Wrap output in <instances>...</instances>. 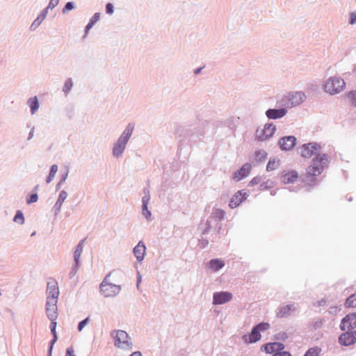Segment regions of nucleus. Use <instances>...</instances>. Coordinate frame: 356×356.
I'll list each match as a JSON object with an SVG mask.
<instances>
[{
	"mask_svg": "<svg viewBox=\"0 0 356 356\" xmlns=\"http://www.w3.org/2000/svg\"><path fill=\"white\" fill-rule=\"evenodd\" d=\"M326 161L327 157L325 154L316 156L307 169V176L315 177L320 175L323 170Z\"/></svg>",
	"mask_w": 356,
	"mask_h": 356,
	"instance_id": "20e7f679",
	"label": "nucleus"
},
{
	"mask_svg": "<svg viewBox=\"0 0 356 356\" xmlns=\"http://www.w3.org/2000/svg\"><path fill=\"white\" fill-rule=\"evenodd\" d=\"M296 309L293 305H288L286 306H283L280 307L277 312V316L278 318H284L288 316L291 311H294Z\"/></svg>",
	"mask_w": 356,
	"mask_h": 356,
	"instance_id": "412c9836",
	"label": "nucleus"
},
{
	"mask_svg": "<svg viewBox=\"0 0 356 356\" xmlns=\"http://www.w3.org/2000/svg\"><path fill=\"white\" fill-rule=\"evenodd\" d=\"M37 200H38V195L36 193L31 194L26 198V202L29 204L35 202H37Z\"/></svg>",
	"mask_w": 356,
	"mask_h": 356,
	"instance_id": "c9c22d12",
	"label": "nucleus"
},
{
	"mask_svg": "<svg viewBox=\"0 0 356 356\" xmlns=\"http://www.w3.org/2000/svg\"><path fill=\"white\" fill-rule=\"evenodd\" d=\"M89 318H86L79 323L78 330L79 332L82 330V329L86 326V325L88 323Z\"/></svg>",
	"mask_w": 356,
	"mask_h": 356,
	"instance_id": "4c0bfd02",
	"label": "nucleus"
},
{
	"mask_svg": "<svg viewBox=\"0 0 356 356\" xmlns=\"http://www.w3.org/2000/svg\"><path fill=\"white\" fill-rule=\"evenodd\" d=\"M248 196V194L245 191H238L236 193L229 201V207L232 209L236 208L243 202H244Z\"/></svg>",
	"mask_w": 356,
	"mask_h": 356,
	"instance_id": "f8f14e48",
	"label": "nucleus"
},
{
	"mask_svg": "<svg viewBox=\"0 0 356 356\" xmlns=\"http://www.w3.org/2000/svg\"><path fill=\"white\" fill-rule=\"evenodd\" d=\"M279 165H280V160H278V159L277 160H276V159L270 160L267 164L266 170L267 171L274 170L276 168H277Z\"/></svg>",
	"mask_w": 356,
	"mask_h": 356,
	"instance_id": "bb28decb",
	"label": "nucleus"
},
{
	"mask_svg": "<svg viewBox=\"0 0 356 356\" xmlns=\"http://www.w3.org/2000/svg\"><path fill=\"white\" fill-rule=\"evenodd\" d=\"M84 241H85V240H81L79 242V243L78 244V245L76 246V248L74 252V259L76 266H78V264H79V257L83 252V246Z\"/></svg>",
	"mask_w": 356,
	"mask_h": 356,
	"instance_id": "5701e85b",
	"label": "nucleus"
},
{
	"mask_svg": "<svg viewBox=\"0 0 356 356\" xmlns=\"http://www.w3.org/2000/svg\"><path fill=\"white\" fill-rule=\"evenodd\" d=\"M286 113L284 108L281 109H269L266 111V114L268 118L277 119L283 117Z\"/></svg>",
	"mask_w": 356,
	"mask_h": 356,
	"instance_id": "6ab92c4d",
	"label": "nucleus"
},
{
	"mask_svg": "<svg viewBox=\"0 0 356 356\" xmlns=\"http://www.w3.org/2000/svg\"><path fill=\"white\" fill-rule=\"evenodd\" d=\"M56 323L51 322V325H50V329L54 335V339L52 340V343H54L57 339V336H56Z\"/></svg>",
	"mask_w": 356,
	"mask_h": 356,
	"instance_id": "f704fd0d",
	"label": "nucleus"
},
{
	"mask_svg": "<svg viewBox=\"0 0 356 356\" xmlns=\"http://www.w3.org/2000/svg\"><path fill=\"white\" fill-rule=\"evenodd\" d=\"M200 71H201V68H198V69H197V70H195V74H198V73H200Z\"/></svg>",
	"mask_w": 356,
	"mask_h": 356,
	"instance_id": "09e8293b",
	"label": "nucleus"
},
{
	"mask_svg": "<svg viewBox=\"0 0 356 356\" xmlns=\"http://www.w3.org/2000/svg\"><path fill=\"white\" fill-rule=\"evenodd\" d=\"M73 8V5L71 2H67L63 10V13L71 10Z\"/></svg>",
	"mask_w": 356,
	"mask_h": 356,
	"instance_id": "37998d69",
	"label": "nucleus"
},
{
	"mask_svg": "<svg viewBox=\"0 0 356 356\" xmlns=\"http://www.w3.org/2000/svg\"><path fill=\"white\" fill-rule=\"evenodd\" d=\"M67 193L65 191H61L59 195V200H62L63 201L67 197Z\"/></svg>",
	"mask_w": 356,
	"mask_h": 356,
	"instance_id": "49530a36",
	"label": "nucleus"
},
{
	"mask_svg": "<svg viewBox=\"0 0 356 356\" xmlns=\"http://www.w3.org/2000/svg\"><path fill=\"white\" fill-rule=\"evenodd\" d=\"M356 327V313H350L346 315L340 324L341 330H351Z\"/></svg>",
	"mask_w": 356,
	"mask_h": 356,
	"instance_id": "6e6552de",
	"label": "nucleus"
},
{
	"mask_svg": "<svg viewBox=\"0 0 356 356\" xmlns=\"http://www.w3.org/2000/svg\"><path fill=\"white\" fill-rule=\"evenodd\" d=\"M143 215L146 218H149L151 215V213L147 209V203L144 200H143Z\"/></svg>",
	"mask_w": 356,
	"mask_h": 356,
	"instance_id": "e433bc0d",
	"label": "nucleus"
},
{
	"mask_svg": "<svg viewBox=\"0 0 356 356\" xmlns=\"http://www.w3.org/2000/svg\"><path fill=\"white\" fill-rule=\"evenodd\" d=\"M243 339L245 342L255 343L261 339V334L258 330L254 327L249 335H245Z\"/></svg>",
	"mask_w": 356,
	"mask_h": 356,
	"instance_id": "aec40b11",
	"label": "nucleus"
},
{
	"mask_svg": "<svg viewBox=\"0 0 356 356\" xmlns=\"http://www.w3.org/2000/svg\"><path fill=\"white\" fill-rule=\"evenodd\" d=\"M276 127L273 124H266L263 128H258L256 138L258 140L264 141L272 137L275 134Z\"/></svg>",
	"mask_w": 356,
	"mask_h": 356,
	"instance_id": "0eeeda50",
	"label": "nucleus"
},
{
	"mask_svg": "<svg viewBox=\"0 0 356 356\" xmlns=\"http://www.w3.org/2000/svg\"><path fill=\"white\" fill-rule=\"evenodd\" d=\"M261 182L260 177H254L249 183L250 186L257 185Z\"/></svg>",
	"mask_w": 356,
	"mask_h": 356,
	"instance_id": "a19ab883",
	"label": "nucleus"
},
{
	"mask_svg": "<svg viewBox=\"0 0 356 356\" xmlns=\"http://www.w3.org/2000/svg\"><path fill=\"white\" fill-rule=\"evenodd\" d=\"M284 348V344L279 342L269 343L264 346L265 351L269 354H272L274 353H275L280 350H283Z\"/></svg>",
	"mask_w": 356,
	"mask_h": 356,
	"instance_id": "f3484780",
	"label": "nucleus"
},
{
	"mask_svg": "<svg viewBox=\"0 0 356 356\" xmlns=\"http://www.w3.org/2000/svg\"><path fill=\"white\" fill-rule=\"evenodd\" d=\"M66 356H75L74 354V349L72 347L68 348L67 349Z\"/></svg>",
	"mask_w": 356,
	"mask_h": 356,
	"instance_id": "a18cd8bd",
	"label": "nucleus"
},
{
	"mask_svg": "<svg viewBox=\"0 0 356 356\" xmlns=\"http://www.w3.org/2000/svg\"><path fill=\"white\" fill-rule=\"evenodd\" d=\"M47 290L49 291L48 299H49V303L56 305L57 302V298L59 294V290L58 284L54 280H50L47 283Z\"/></svg>",
	"mask_w": 356,
	"mask_h": 356,
	"instance_id": "1a4fd4ad",
	"label": "nucleus"
},
{
	"mask_svg": "<svg viewBox=\"0 0 356 356\" xmlns=\"http://www.w3.org/2000/svg\"><path fill=\"white\" fill-rule=\"evenodd\" d=\"M59 0H50V2L48 6V8H54L55 6L58 5Z\"/></svg>",
	"mask_w": 356,
	"mask_h": 356,
	"instance_id": "79ce46f5",
	"label": "nucleus"
},
{
	"mask_svg": "<svg viewBox=\"0 0 356 356\" xmlns=\"http://www.w3.org/2000/svg\"><path fill=\"white\" fill-rule=\"evenodd\" d=\"M305 95L302 92H296L289 93L287 96H285L283 99L284 105L288 107H292L297 106L304 102Z\"/></svg>",
	"mask_w": 356,
	"mask_h": 356,
	"instance_id": "423d86ee",
	"label": "nucleus"
},
{
	"mask_svg": "<svg viewBox=\"0 0 356 356\" xmlns=\"http://www.w3.org/2000/svg\"><path fill=\"white\" fill-rule=\"evenodd\" d=\"M339 342L343 346H350L356 342V331L346 332L339 337Z\"/></svg>",
	"mask_w": 356,
	"mask_h": 356,
	"instance_id": "ddd939ff",
	"label": "nucleus"
},
{
	"mask_svg": "<svg viewBox=\"0 0 356 356\" xmlns=\"http://www.w3.org/2000/svg\"><path fill=\"white\" fill-rule=\"evenodd\" d=\"M44 19V16L42 14L40 16L37 17V19L33 22V24L31 26V29L32 30H35L37 27H38L41 23L42 22L43 19Z\"/></svg>",
	"mask_w": 356,
	"mask_h": 356,
	"instance_id": "c756f323",
	"label": "nucleus"
},
{
	"mask_svg": "<svg viewBox=\"0 0 356 356\" xmlns=\"http://www.w3.org/2000/svg\"><path fill=\"white\" fill-rule=\"evenodd\" d=\"M356 22V15L352 13L350 15V24H353Z\"/></svg>",
	"mask_w": 356,
	"mask_h": 356,
	"instance_id": "de8ad7c7",
	"label": "nucleus"
},
{
	"mask_svg": "<svg viewBox=\"0 0 356 356\" xmlns=\"http://www.w3.org/2000/svg\"><path fill=\"white\" fill-rule=\"evenodd\" d=\"M145 250L146 248L142 241H140L134 248V254L138 261L143 260L145 254Z\"/></svg>",
	"mask_w": 356,
	"mask_h": 356,
	"instance_id": "a211bd4d",
	"label": "nucleus"
},
{
	"mask_svg": "<svg viewBox=\"0 0 356 356\" xmlns=\"http://www.w3.org/2000/svg\"><path fill=\"white\" fill-rule=\"evenodd\" d=\"M133 130L134 125L129 124L113 149V154L114 156H119L122 154L125 146L132 134Z\"/></svg>",
	"mask_w": 356,
	"mask_h": 356,
	"instance_id": "f03ea898",
	"label": "nucleus"
},
{
	"mask_svg": "<svg viewBox=\"0 0 356 356\" xmlns=\"http://www.w3.org/2000/svg\"><path fill=\"white\" fill-rule=\"evenodd\" d=\"M321 349L319 348H309L304 356H319Z\"/></svg>",
	"mask_w": 356,
	"mask_h": 356,
	"instance_id": "c85d7f7f",
	"label": "nucleus"
},
{
	"mask_svg": "<svg viewBox=\"0 0 356 356\" xmlns=\"http://www.w3.org/2000/svg\"><path fill=\"white\" fill-rule=\"evenodd\" d=\"M57 170H58V167L56 165H54L51 166L50 172H49V175L48 177V179L47 180V182L50 181L52 179L54 175L56 173Z\"/></svg>",
	"mask_w": 356,
	"mask_h": 356,
	"instance_id": "473e14b6",
	"label": "nucleus"
},
{
	"mask_svg": "<svg viewBox=\"0 0 356 356\" xmlns=\"http://www.w3.org/2000/svg\"><path fill=\"white\" fill-rule=\"evenodd\" d=\"M345 305L346 307L349 308L356 307V296L355 295H352L348 297L346 300Z\"/></svg>",
	"mask_w": 356,
	"mask_h": 356,
	"instance_id": "cd10ccee",
	"label": "nucleus"
},
{
	"mask_svg": "<svg viewBox=\"0 0 356 356\" xmlns=\"http://www.w3.org/2000/svg\"><path fill=\"white\" fill-rule=\"evenodd\" d=\"M346 86L343 79L337 76L330 77L325 83V90L330 95H335L342 92Z\"/></svg>",
	"mask_w": 356,
	"mask_h": 356,
	"instance_id": "7ed1b4c3",
	"label": "nucleus"
},
{
	"mask_svg": "<svg viewBox=\"0 0 356 356\" xmlns=\"http://www.w3.org/2000/svg\"><path fill=\"white\" fill-rule=\"evenodd\" d=\"M296 138L294 136H285L280 140V148L283 150H290L296 145Z\"/></svg>",
	"mask_w": 356,
	"mask_h": 356,
	"instance_id": "2eb2a0df",
	"label": "nucleus"
},
{
	"mask_svg": "<svg viewBox=\"0 0 356 356\" xmlns=\"http://www.w3.org/2000/svg\"><path fill=\"white\" fill-rule=\"evenodd\" d=\"M251 170V165L248 163H246L243 165L240 170L236 171L234 175L233 179L236 180H241L250 174Z\"/></svg>",
	"mask_w": 356,
	"mask_h": 356,
	"instance_id": "dca6fc26",
	"label": "nucleus"
},
{
	"mask_svg": "<svg viewBox=\"0 0 356 356\" xmlns=\"http://www.w3.org/2000/svg\"><path fill=\"white\" fill-rule=\"evenodd\" d=\"M232 298V294L227 291L215 293L213 297L214 305H221L230 301Z\"/></svg>",
	"mask_w": 356,
	"mask_h": 356,
	"instance_id": "4468645a",
	"label": "nucleus"
},
{
	"mask_svg": "<svg viewBox=\"0 0 356 356\" xmlns=\"http://www.w3.org/2000/svg\"><path fill=\"white\" fill-rule=\"evenodd\" d=\"M72 81L70 79L67 80L64 84L63 91L66 93L69 92L72 87Z\"/></svg>",
	"mask_w": 356,
	"mask_h": 356,
	"instance_id": "72a5a7b5",
	"label": "nucleus"
},
{
	"mask_svg": "<svg viewBox=\"0 0 356 356\" xmlns=\"http://www.w3.org/2000/svg\"><path fill=\"white\" fill-rule=\"evenodd\" d=\"M14 221L17 223L23 224L24 222V218L22 212L17 211L14 217Z\"/></svg>",
	"mask_w": 356,
	"mask_h": 356,
	"instance_id": "2f4dec72",
	"label": "nucleus"
},
{
	"mask_svg": "<svg viewBox=\"0 0 356 356\" xmlns=\"http://www.w3.org/2000/svg\"><path fill=\"white\" fill-rule=\"evenodd\" d=\"M273 356H291V355L289 352L280 350L275 353Z\"/></svg>",
	"mask_w": 356,
	"mask_h": 356,
	"instance_id": "ea45409f",
	"label": "nucleus"
},
{
	"mask_svg": "<svg viewBox=\"0 0 356 356\" xmlns=\"http://www.w3.org/2000/svg\"><path fill=\"white\" fill-rule=\"evenodd\" d=\"M111 335L116 347L123 350H131L132 349V341L125 331L115 330L112 332Z\"/></svg>",
	"mask_w": 356,
	"mask_h": 356,
	"instance_id": "f257e3e1",
	"label": "nucleus"
},
{
	"mask_svg": "<svg viewBox=\"0 0 356 356\" xmlns=\"http://www.w3.org/2000/svg\"><path fill=\"white\" fill-rule=\"evenodd\" d=\"M225 266V263L223 261L220 259H211L209 261V267L212 268L213 270L217 271L219 269L222 268Z\"/></svg>",
	"mask_w": 356,
	"mask_h": 356,
	"instance_id": "b1692460",
	"label": "nucleus"
},
{
	"mask_svg": "<svg viewBox=\"0 0 356 356\" xmlns=\"http://www.w3.org/2000/svg\"><path fill=\"white\" fill-rule=\"evenodd\" d=\"M100 14L99 13H96L91 17L89 23L87 24L86 27V33L87 34L89 30L93 26V25L99 19Z\"/></svg>",
	"mask_w": 356,
	"mask_h": 356,
	"instance_id": "a878e982",
	"label": "nucleus"
},
{
	"mask_svg": "<svg viewBox=\"0 0 356 356\" xmlns=\"http://www.w3.org/2000/svg\"><path fill=\"white\" fill-rule=\"evenodd\" d=\"M106 13L109 15H112L113 13V4L108 3L106 6Z\"/></svg>",
	"mask_w": 356,
	"mask_h": 356,
	"instance_id": "58836bf2",
	"label": "nucleus"
},
{
	"mask_svg": "<svg viewBox=\"0 0 356 356\" xmlns=\"http://www.w3.org/2000/svg\"><path fill=\"white\" fill-rule=\"evenodd\" d=\"M347 103L353 107H356V90H351L345 95Z\"/></svg>",
	"mask_w": 356,
	"mask_h": 356,
	"instance_id": "4be33fe9",
	"label": "nucleus"
},
{
	"mask_svg": "<svg viewBox=\"0 0 356 356\" xmlns=\"http://www.w3.org/2000/svg\"><path fill=\"white\" fill-rule=\"evenodd\" d=\"M111 273H110L100 284V290L105 297L114 296L120 291V285L109 282V277Z\"/></svg>",
	"mask_w": 356,
	"mask_h": 356,
	"instance_id": "39448f33",
	"label": "nucleus"
},
{
	"mask_svg": "<svg viewBox=\"0 0 356 356\" xmlns=\"http://www.w3.org/2000/svg\"><path fill=\"white\" fill-rule=\"evenodd\" d=\"M273 184V182H270L269 181H266V183H263L261 184L260 187H261V189H264V188H270Z\"/></svg>",
	"mask_w": 356,
	"mask_h": 356,
	"instance_id": "c03bdc74",
	"label": "nucleus"
},
{
	"mask_svg": "<svg viewBox=\"0 0 356 356\" xmlns=\"http://www.w3.org/2000/svg\"><path fill=\"white\" fill-rule=\"evenodd\" d=\"M320 147L321 146L315 143L305 144L300 148V154L303 157L309 158L312 156Z\"/></svg>",
	"mask_w": 356,
	"mask_h": 356,
	"instance_id": "9b49d317",
	"label": "nucleus"
},
{
	"mask_svg": "<svg viewBox=\"0 0 356 356\" xmlns=\"http://www.w3.org/2000/svg\"><path fill=\"white\" fill-rule=\"evenodd\" d=\"M299 174L294 170H284L280 175V180L284 184L294 183L298 180Z\"/></svg>",
	"mask_w": 356,
	"mask_h": 356,
	"instance_id": "9d476101",
	"label": "nucleus"
},
{
	"mask_svg": "<svg viewBox=\"0 0 356 356\" xmlns=\"http://www.w3.org/2000/svg\"><path fill=\"white\" fill-rule=\"evenodd\" d=\"M254 327L258 330V332L264 331L268 330L270 327V324L268 323H260L259 324L254 326Z\"/></svg>",
	"mask_w": 356,
	"mask_h": 356,
	"instance_id": "7c9ffc66",
	"label": "nucleus"
},
{
	"mask_svg": "<svg viewBox=\"0 0 356 356\" xmlns=\"http://www.w3.org/2000/svg\"><path fill=\"white\" fill-rule=\"evenodd\" d=\"M28 104L31 108V111L32 113H34L39 107L38 101L36 97L30 98L28 101Z\"/></svg>",
	"mask_w": 356,
	"mask_h": 356,
	"instance_id": "393cba45",
	"label": "nucleus"
}]
</instances>
